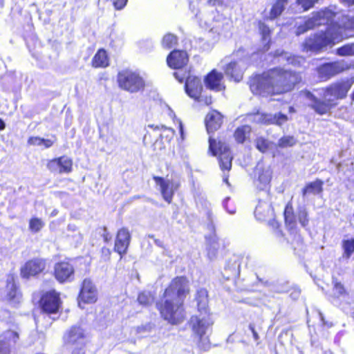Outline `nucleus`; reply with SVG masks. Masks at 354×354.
<instances>
[{
  "label": "nucleus",
  "mask_w": 354,
  "mask_h": 354,
  "mask_svg": "<svg viewBox=\"0 0 354 354\" xmlns=\"http://www.w3.org/2000/svg\"><path fill=\"white\" fill-rule=\"evenodd\" d=\"M301 80L299 72L276 66L255 75L249 86L254 94L274 96L292 92Z\"/></svg>",
  "instance_id": "obj_1"
},
{
  "label": "nucleus",
  "mask_w": 354,
  "mask_h": 354,
  "mask_svg": "<svg viewBox=\"0 0 354 354\" xmlns=\"http://www.w3.org/2000/svg\"><path fill=\"white\" fill-rule=\"evenodd\" d=\"M189 292V281L185 277H178L171 281L159 307L165 320L171 324H178L184 320L183 304Z\"/></svg>",
  "instance_id": "obj_2"
},
{
  "label": "nucleus",
  "mask_w": 354,
  "mask_h": 354,
  "mask_svg": "<svg viewBox=\"0 0 354 354\" xmlns=\"http://www.w3.org/2000/svg\"><path fill=\"white\" fill-rule=\"evenodd\" d=\"M348 38V35L341 32L339 24H333L327 26L325 30L317 32L306 38L303 46L306 50L319 53Z\"/></svg>",
  "instance_id": "obj_3"
},
{
  "label": "nucleus",
  "mask_w": 354,
  "mask_h": 354,
  "mask_svg": "<svg viewBox=\"0 0 354 354\" xmlns=\"http://www.w3.org/2000/svg\"><path fill=\"white\" fill-rule=\"evenodd\" d=\"M336 15L337 12L328 8H324L318 11L313 12L312 17L308 18L303 26L298 27V32L304 33L310 29L322 25H327L329 26L333 24H339L337 21H335Z\"/></svg>",
  "instance_id": "obj_4"
},
{
  "label": "nucleus",
  "mask_w": 354,
  "mask_h": 354,
  "mask_svg": "<svg viewBox=\"0 0 354 354\" xmlns=\"http://www.w3.org/2000/svg\"><path fill=\"white\" fill-rule=\"evenodd\" d=\"M209 151L218 156L220 168L222 171H230L232 167V156L229 146L220 138L209 137Z\"/></svg>",
  "instance_id": "obj_5"
},
{
  "label": "nucleus",
  "mask_w": 354,
  "mask_h": 354,
  "mask_svg": "<svg viewBox=\"0 0 354 354\" xmlns=\"http://www.w3.org/2000/svg\"><path fill=\"white\" fill-rule=\"evenodd\" d=\"M118 86L130 93H137L145 88V82L138 73L129 69L120 71L117 75Z\"/></svg>",
  "instance_id": "obj_6"
},
{
  "label": "nucleus",
  "mask_w": 354,
  "mask_h": 354,
  "mask_svg": "<svg viewBox=\"0 0 354 354\" xmlns=\"http://www.w3.org/2000/svg\"><path fill=\"white\" fill-rule=\"evenodd\" d=\"M347 69L348 66L342 60H336L320 64L317 67L316 71L321 80L327 81Z\"/></svg>",
  "instance_id": "obj_7"
},
{
  "label": "nucleus",
  "mask_w": 354,
  "mask_h": 354,
  "mask_svg": "<svg viewBox=\"0 0 354 354\" xmlns=\"http://www.w3.org/2000/svg\"><path fill=\"white\" fill-rule=\"evenodd\" d=\"M352 83L348 80H342L330 84L323 88L324 96H333L335 100H342L346 97Z\"/></svg>",
  "instance_id": "obj_8"
},
{
  "label": "nucleus",
  "mask_w": 354,
  "mask_h": 354,
  "mask_svg": "<svg viewBox=\"0 0 354 354\" xmlns=\"http://www.w3.org/2000/svg\"><path fill=\"white\" fill-rule=\"evenodd\" d=\"M153 178L156 185L160 187V191L163 199L168 203H171L175 192L179 187V183L156 176Z\"/></svg>",
  "instance_id": "obj_9"
},
{
  "label": "nucleus",
  "mask_w": 354,
  "mask_h": 354,
  "mask_svg": "<svg viewBox=\"0 0 354 354\" xmlns=\"http://www.w3.org/2000/svg\"><path fill=\"white\" fill-rule=\"evenodd\" d=\"M199 315H194L189 320L192 330L199 337L205 334L207 329L213 324L208 313L199 312Z\"/></svg>",
  "instance_id": "obj_10"
},
{
  "label": "nucleus",
  "mask_w": 354,
  "mask_h": 354,
  "mask_svg": "<svg viewBox=\"0 0 354 354\" xmlns=\"http://www.w3.org/2000/svg\"><path fill=\"white\" fill-rule=\"evenodd\" d=\"M64 344L74 349H81L85 344V336L80 327H71L64 336Z\"/></svg>",
  "instance_id": "obj_11"
},
{
  "label": "nucleus",
  "mask_w": 354,
  "mask_h": 354,
  "mask_svg": "<svg viewBox=\"0 0 354 354\" xmlns=\"http://www.w3.org/2000/svg\"><path fill=\"white\" fill-rule=\"evenodd\" d=\"M97 299V291L93 283V282L88 279H85L83 281L81 291L78 297V304L81 306V303L84 304H93L95 303Z\"/></svg>",
  "instance_id": "obj_12"
},
{
  "label": "nucleus",
  "mask_w": 354,
  "mask_h": 354,
  "mask_svg": "<svg viewBox=\"0 0 354 354\" xmlns=\"http://www.w3.org/2000/svg\"><path fill=\"white\" fill-rule=\"evenodd\" d=\"M40 306L46 313H56L60 306L59 294L55 290L46 292L41 298Z\"/></svg>",
  "instance_id": "obj_13"
},
{
  "label": "nucleus",
  "mask_w": 354,
  "mask_h": 354,
  "mask_svg": "<svg viewBox=\"0 0 354 354\" xmlns=\"http://www.w3.org/2000/svg\"><path fill=\"white\" fill-rule=\"evenodd\" d=\"M237 59L232 60L225 67V73L231 79L235 82H239L243 78L242 65L243 63L242 57V52L238 51L236 54Z\"/></svg>",
  "instance_id": "obj_14"
},
{
  "label": "nucleus",
  "mask_w": 354,
  "mask_h": 354,
  "mask_svg": "<svg viewBox=\"0 0 354 354\" xmlns=\"http://www.w3.org/2000/svg\"><path fill=\"white\" fill-rule=\"evenodd\" d=\"M46 268V261L42 259H34L26 263L21 268V273L23 277L35 276L41 272Z\"/></svg>",
  "instance_id": "obj_15"
},
{
  "label": "nucleus",
  "mask_w": 354,
  "mask_h": 354,
  "mask_svg": "<svg viewBox=\"0 0 354 354\" xmlns=\"http://www.w3.org/2000/svg\"><path fill=\"white\" fill-rule=\"evenodd\" d=\"M19 339V334L11 330L3 332L0 335V354H10L11 347Z\"/></svg>",
  "instance_id": "obj_16"
},
{
  "label": "nucleus",
  "mask_w": 354,
  "mask_h": 354,
  "mask_svg": "<svg viewBox=\"0 0 354 354\" xmlns=\"http://www.w3.org/2000/svg\"><path fill=\"white\" fill-rule=\"evenodd\" d=\"M55 277L61 283L71 281L73 277L74 268L68 262H60L55 265Z\"/></svg>",
  "instance_id": "obj_17"
},
{
  "label": "nucleus",
  "mask_w": 354,
  "mask_h": 354,
  "mask_svg": "<svg viewBox=\"0 0 354 354\" xmlns=\"http://www.w3.org/2000/svg\"><path fill=\"white\" fill-rule=\"evenodd\" d=\"M131 235L129 230L124 227L120 229L117 234L115 242V250L120 255L124 254L129 245Z\"/></svg>",
  "instance_id": "obj_18"
},
{
  "label": "nucleus",
  "mask_w": 354,
  "mask_h": 354,
  "mask_svg": "<svg viewBox=\"0 0 354 354\" xmlns=\"http://www.w3.org/2000/svg\"><path fill=\"white\" fill-rule=\"evenodd\" d=\"M167 64L169 67L180 69L188 62L187 54L183 50H173L167 57Z\"/></svg>",
  "instance_id": "obj_19"
},
{
  "label": "nucleus",
  "mask_w": 354,
  "mask_h": 354,
  "mask_svg": "<svg viewBox=\"0 0 354 354\" xmlns=\"http://www.w3.org/2000/svg\"><path fill=\"white\" fill-rule=\"evenodd\" d=\"M223 118V116L221 113L216 110H213L207 114L205 122L209 134L217 131L221 127Z\"/></svg>",
  "instance_id": "obj_20"
},
{
  "label": "nucleus",
  "mask_w": 354,
  "mask_h": 354,
  "mask_svg": "<svg viewBox=\"0 0 354 354\" xmlns=\"http://www.w3.org/2000/svg\"><path fill=\"white\" fill-rule=\"evenodd\" d=\"M6 298L12 305L19 304L21 299V292L18 290L12 276H10L7 279Z\"/></svg>",
  "instance_id": "obj_21"
},
{
  "label": "nucleus",
  "mask_w": 354,
  "mask_h": 354,
  "mask_svg": "<svg viewBox=\"0 0 354 354\" xmlns=\"http://www.w3.org/2000/svg\"><path fill=\"white\" fill-rule=\"evenodd\" d=\"M202 90L203 85L198 77L191 75L187 77L185 91L189 97L194 99H198Z\"/></svg>",
  "instance_id": "obj_22"
},
{
  "label": "nucleus",
  "mask_w": 354,
  "mask_h": 354,
  "mask_svg": "<svg viewBox=\"0 0 354 354\" xmlns=\"http://www.w3.org/2000/svg\"><path fill=\"white\" fill-rule=\"evenodd\" d=\"M337 103L332 99L323 100L317 97L310 105V108L319 115H324L330 111V110L336 106Z\"/></svg>",
  "instance_id": "obj_23"
},
{
  "label": "nucleus",
  "mask_w": 354,
  "mask_h": 354,
  "mask_svg": "<svg viewBox=\"0 0 354 354\" xmlns=\"http://www.w3.org/2000/svg\"><path fill=\"white\" fill-rule=\"evenodd\" d=\"M284 223L288 230L297 229V215L295 213L292 201H289L284 207L283 210Z\"/></svg>",
  "instance_id": "obj_24"
},
{
  "label": "nucleus",
  "mask_w": 354,
  "mask_h": 354,
  "mask_svg": "<svg viewBox=\"0 0 354 354\" xmlns=\"http://www.w3.org/2000/svg\"><path fill=\"white\" fill-rule=\"evenodd\" d=\"M324 181L319 178H316L313 181L306 183L301 191L302 196L322 195L324 192Z\"/></svg>",
  "instance_id": "obj_25"
},
{
  "label": "nucleus",
  "mask_w": 354,
  "mask_h": 354,
  "mask_svg": "<svg viewBox=\"0 0 354 354\" xmlns=\"http://www.w3.org/2000/svg\"><path fill=\"white\" fill-rule=\"evenodd\" d=\"M259 33L261 37V42L266 50L270 48L272 44V35L273 29L269 27L264 21H259L257 23Z\"/></svg>",
  "instance_id": "obj_26"
},
{
  "label": "nucleus",
  "mask_w": 354,
  "mask_h": 354,
  "mask_svg": "<svg viewBox=\"0 0 354 354\" xmlns=\"http://www.w3.org/2000/svg\"><path fill=\"white\" fill-rule=\"evenodd\" d=\"M222 79V73H218L216 70H213L205 77V84L206 86L210 89L221 91L223 88L221 84Z\"/></svg>",
  "instance_id": "obj_27"
},
{
  "label": "nucleus",
  "mask_w": 354,
  "mask_h": 354,
  "mask_svg": "<svg viewBox=\"0 0 354 354\" xmlns=\"http://www.w3.org/2000/svg\"><path fill=\"white\" fill-rule=\"evenodd\" d=\"M92 66L95 68H105L109 66V59L106 52L104 49L99 50L94 55Z\"/></svg>",
  "instance_id": "obj_28"
},
{
  "label": "nucleus",
  "mask_w": 354,
  "mask_h": 354,
  "mask_svg": "<svg viewBox=\"0 0 354 354\" xmlns=\"http://www.w3.org/2000/svg\"><path fill=\"white\" fill-rule=\"evenodd\" d=\"M271 180V174L269 171L260 169L258 171V178L257 179V187L259 190L265 189L270 184Z\"/></svg>",
  "instance_id": "obj_29"
},
{
  "label": "nucleus",
  "mask_w": 354,
  "mask_h": 354,
  "mask_svg": "<svg viewBox=\"0 0 354 354\" xmlns=\"http://www.w3.org/2000/svg\"><path fill=\"white\" fill-rule=\"evenodd\" d=\"M196 300L197 301L198 310L199 312L207 313V292L205 289H200L197 291Z\"/></svg>",
  "instance_id": "obj_30"
},
{
  "label": "nucleus",
  "mask_w": 354,
  "mask_h": 354,
  "mask_svg": "<svg viewBox=\"0 0 354 354\" xmlns=\"http://www.w3.org/2000/svg\"><path fill=\"white\" fill-rule=\"evenodd\" d=\"M243 119L241 117L237 118L232 122V127L234 128V138L236 142L243 143Z\"/></svg>",
  "instance_id": "obj_31"
},
{
  "label": "nucleus",
  "mask_w": 354,
  "mask_h": 354,
  "mask_svg": "<svg viewBox=\"0 0 354 354\" xmlns=\"http://www.w3.org/2000/svg\"><path fill=\"white\" fill-rule=\"evenodd\" d=\"M288 0H276L270 10L269 18L274 19L281 15L285 8V4Z\"/></svg>",
  "instance_id": "obj_32"
},
{
  "label": "nucleus",
  "mask_w": 354,
  "mask_h": 354,
  "mask_svg": "<svg viewBox=\"0 0 354 354\" xmlns=\"http://www.w3.org/2000/svg\"><path fill=\"white\" fill-rule=\"evenodd\" d=\"M337 55L340 57H347L354 55V42L348 43L337 48L335 50Z\"/></svg>",
  "instance_id": "obj_33"
},
{
  "label": "nucleus",
  "mask_w": 354,
  "mask_h": 354,
  "mask_svg": "<svg viewBox=\"0 0 354 354\" xmlns=\"http://www.w3.org/2000/svg\"><path fill=\"white\" fill-rule=\"evenodd\" d=\"M59 166V174L69 173L72 169V160L68 157L62 156L58 158Z\"/></svg>",
  "instance_id": "obj_34"
},
{
  "label": "nucleus",
  "mask_w": 354,
  "mask_h": 354,
  "mask_svg": "<svg viewBox=\"0 0 354 354\" xmlns=\"http://www.w3.org/2000/svg\"><path fill=\"white\" fill-rule=\"evenodd\" d=\"M342 248L344 250V257L350 258L354 252V239L342 241Z\"/></svg>",
  "instance_id": "obj_35"
},
{
  "label": "nucleus",
  "mask_w": 354,
  "mask_h": 354,
  "mask_svg": "<svg viewBox=\"0 0 354 354\" xmlns=\"http://www.w3.org/2000/svg\"><path fill=\"white\" fill-rule=\"evenodd\" d=\"M177 41L178 39L176 35L167 33L163 37L162 44L164 48H171L177 44Z\"/></svg>",
  "instance_id": "obj_36"
},
{
  "label": "nucleus",
  "mask_w": 354,
  "mask_h": 354,
  "mask_svg": "<svg viewBox=\"0 0 354 354\" xmlns=\"http://www.w3.org/2000/svg\"><path fill=\"white\" fill-rule=\"evenodd\" d=\"M339 26L341 28V32L344 35L346 31L354 30V17H345L344 20H343L341 24H339Z\"/></svg>",
  "instance_id": "obj_37"
},
{
  "label": "nucleus",
  "mask_w": 354,
  "mask_h": 354,
  "mask_svg": "<svg viewBox=\"0 0 354 354\" xmlns=\"http://www.w3.org/2000/svg\"><path fill=\"white\" fill-rule=\"evenodd\" d=\"M297 141L293 136H285L281 137L278 141V146L281 148L292 147Z\"/></svg>",
  "instance_id": "obj_38"
},
{
  "label": "nucleus",
  "mask_w": 354,
  "mask_h": 354,
  "mask_svg": "<svg viewBox=\"0 0 354 354\" xmlns=\"http://www.w3.org/2000/svg\"><path fill=\"white\" fill-rule=\"evenodd\" d=\"M44 226V223L39 218H32L29 221V229L32 232H38Z\"/></svg>",
  "instance_id": "obj_39"
},
{
  "label": "nucleus",
  "mask_w": 354,
  "mask_h": 354,
  "mask_svg": "<svg viewBox=\"0 0 354 354\" xmlns=\"http://www.w3.org/2000/svg\"><path fill=\"white\" fill-rule=\"evenodd\" d=\"M218 248V243L217 240L213 239L207 247V257L210 260H213L216 257Z\"/></svg>",
  "instance_id": "obj_40"
},
{
  "label": "nucleus",
  "mask_w": 354,
  "mask_h": 354,
  "mask_svg": "<svg viewBox=\"0 0 354 354\" xmlns=\"http://www.w3.org/2000/svg\"><path fill=\"white\" fill-rule=\"evenodd\" d=\"M138 301L143 306H148L153 301V297L149 292H143L139 294Z\"/></svg>",
  "instance_id": "obj_41"
},
{
  "label": "nucleus",
  "mask_w": 354,
  "mask_h": 354,
  "mask_svg": "<svg viewBox=\"0 0 354 354\" xmlns=\"http://www.w3.org/2000/svg\"><path fill=\"white\" fill-rule=\"evenodd\" d=\"M255 143L257 149L261 153L266 152L270 148V142L264 138H257Z\"/></svg>",
  "instance_id": "obj_42"
},
{
  "label": "nucleus",
  "mask_w": 354,
  "mask_h": 354,
  "mask_svg": "<svg viewBox=\"0 0 354 354\" xmlns=\"http://www.w3.org/2000/svg\"><path fill=\"white\" fill-rule=\"evenodd\" d=\"M288 120V117L287 115L282 113L281 112L275 113L273 115V119L272 121L270 120V123H272V124L281 126L284 123H286Z\"/></svg>",
  "instance_id": "obj_43"
},
{
  "label": "nucleus",
  "mask_w": 354,
  "mask_h": 354,
  "mask_svg": "<svg viewBox=\"0 0 354 354\" xmlns=\"http://www.w3.org/2000/svg\"><path fill=\"white\" fill-rule=\"evenodd\" d=\"M298 221L304 227L308 226L309 223L308 213L306 209H299L297 212Z\"/></svg>",
  "instance_id": "obj_44"
},
{
  "label": "nucleus",
  "mask_w": 354,
  "mask_h": 354,
  "mask_svg": "<svg viewBox=\"0 0 354 354\" xmlns=\"http://www.w3.org/2000/svg\"><path fill=\"white\" fill-rule=\"evenodd\" d=\"M317 0H297V3L303 8L304 10H308L313 8Z\"/></svg>",
  "instance_id": "obj_45"
},
{
  "label": "nucleus",
  "mask_w": 354,
  "mask_h": 354,
  "mask_svg": "<svg viewBox=\"0 0 354 354\" xmlns=\"http://www.w3.org/2000/svg\"><path fill=\"white\" fill-rule=\"evenodd\" d=\"M48 169L54 173L59 174V166L58 158H55L50 160L47 164Z\"/></svg>",
  "instance_id": "obj_46"
},
{
  "label": "nucleus",
  "mask_w": 354,
  "mask_h": 354,
  "mask_svg": "<svg viewBox=\"0 0 354 354\" xmlns=\"http://www.w3.org/2000/svg\"><path fill=\"white\" fill-rule=\"evenodd\" d=\"M334 289L339 296L345 295L347 294L343 284L339 281H335L334 283Z\"/></svg>",
  "instance_id": "obj_47"
},
{
  "label": "nucleus",
  "mask_w": 354,
  "mask_h": 354,
  "mask_svg": "<svg viewBox=\"0 0 354 354\" xmlns=\"http://www.w3.org/2000/svg\"><path fill=\"white\" fill-rule=\"evenodd\" d=\"M273 119V115L268 114V113H263L261 115L260 121L261 123L264 124H272V123H270V120L272 121Z\"/></svg>",
  "instance_id": "obj_48"
},
{
  "label": "nucleus",
  "mask_w": 354,
  "mask_h": 354,
  "mask_svg": "<svg viewBox=\"0 0 354 354\" xmlns=\"http://www.w3.org/2000/svg\"><path fill=\"white\" fill-rule=\"evenodd\" d=\"M43 138L39 137H31L28 139V143L30 145L40 146L42 145Z\"/></svg>",
  "instance_id": "obj_49"
},
{
  "label": "nucleus",
  "mask_w": 354,
  "mask_h": 354,
  "mask_svg": "<svg viewBox=\"0 0 354 354\" xmlns=\"http://www.w3.org/2000/svg\"><path fill=\"white\" fill-rule=\"evenodd\" d=\"M115 9L121 10L127 4L128 0H111Z\"/></svg>",
  "instance_id": "obj_50"
},
{
  "label": "nucleus",
  "mask_w": 354,
  "mask_h": 354,
  "mask_svg": "<svg viewBox=\"0 0 354 354\" xmlns=\"http://www.w3.org/2000/svg\"><path fill=\"white\" fill-rule=\"evenodd\" d=\"M207 4L210 6L215 7L216 9L221 8L223 6L222 0H207Z\"/></svg>",
  "instance_id": "obj_51"
},
{
  "label": "nucleus",
  "mask_w": 354,
  "mask_h": 354,
  "mask_svg": "<svg viewBox=\"0 0 354 354\" xmlns=\"http://www.w3.org/2000/svg\"><path fill=\"white\" fill-rule=\"evenodd\" d=\"M262 213V207L261 205L257 206L255 208L254 214L257 219L259 220H264L266 218L265 215H261Z\"/></svg>",
  "instance_id": "obj_52"
},
{
  "label": "nucleus",
  "mask_w": 354,
  "mask_h": 354,
  "mask_svg": "<svg viewBox=\"0 0 354 354\" xmlns=\"http://www.w3.org/2000/svg\"><path fill=\"white\" fill-rule=\"evenodd\" d=\"M198 101L203 102L205 105H209L212 104V97H203L201 95H199V97L196 99Z\"/></svg>",
  "instance_id": "obj_53"
},
{
  "label": "nucleus",
  "mask_w": 354,
  "mask_h": 354,
  "mask_svg": "<svg viewBox=\"0 0 354 354\" xmlns=\"http://www.w3.org/2000/svg\"><path fill=\"white\" fill-rule=\"evenodd\" d=\"M230 198L229 197H227L226 198H225V200L223 202V205L224 208L227 211V212L229 214H233L236 212L235 208L228 209L227 206V202L230 201Z\"/></svg>",
  "instance_id": "obj_54"
},
{
  "label": "nucleus",
  "mask_w": 354,
  "mask_h": 354,
  "mask_svg": "<svg viewBox=\"0 0 354 354\" xmlns=\"http://www.w3.org/2000/svg\"><path fill=\"white\" fill-rule=\"evenodd\" d=\"M174 75L176 77V79L178 80L180 82H183V80L185 79V73L181 71L174 73Z\"/></svg>",
  "instance_id": "obj_55"
},
{
  "label": "nucleus",
  "mask_w": 354,
  "mask_h": 354,
  "mask_svg": "<svg viewBox=\"0 0 354 354\" xmlns=\"http://www.w3.org/2000/svg\"><path fill=\"white\" fill-rule=\"evenodd\" d=\"M303 93L307 98L312 101V102L317 98L314 94L308 90L303 91Z\"/></svg>",
  "instance_id": "obj_56"
},
{
  "label": "nucleus",
  "mask_w": 354,
  "mask_h": 354,
  "mask_svg": "<svg viewBox=\"0 0 354 354\" xmlns=\"http://www.w3.org/2000/svg\"><path fill=\"white\" fill-rule=\"evenodd\" d=\"M54 141L50 140V139H44L42 141V145L45 146L46 148H49L51 147L53 144Z\"/></svg>",
  "instance_id": "obj_57"
},
{
  "label": "nucleus",
  "mask_w": 354,
  "mask_h": 354,
  "mask_svg": "<svg viewBox=\"0 0 354 354\" xmlns=\"http://www.w3.org/2000/svg\"><path fill=\"white\" fill-rule=\"evenodd\" d=\"M322 325L323 327L329 328H331L333 326V324L332 322L324 320L323 317H322Z\"/></svg>",
  "instance_id": "obj_58"
},
{
  "label": "nucleus",
  "mask_w": 354,
  "mask_h": 354,
  "mask_svg": "<svg viewBox=\"0 0 354 354\" xmlns=\"http://www.w3.org/2000/svg\"><path fill=\"white\" fill-rule=\"evenodd\" d=\"M236 339H238V335L236 334L233 333L229 336V337L227 339V342L228 343H230V342L232 343V342H234L236 340Z\"/></svg>",
  "instance_id": "obj_59"
},
{
  "label": "nucleus",
  "mask_w": 354,
  "mask_h": 354,
  "mask_svg": "<svg viewBox=\"0 0 354 354\" xmlns=\"http://www.w3.org/2000/svg\"><path fill=\"white\" fill-rule=\"evenodd\" d=\"M250 328L251 329L252 332V334H253V337L254 338L255 340H258L259 339V335L258 333L254 330V327L250 326Z\"/></svg>",
  "instance_id": "obj_60"
},
{
  "label": "nucleus",
  "mask_w": 354,
  "mask_h": 354,
  "mask_svg": "<svg viewBox=\"0 0 354 354\" xmlns=\"http://www.w3.org/2000/svg\"><path fill=\"white\" fill-rule=\"evenodd\" d=\"M342 1L348 6H352L354 4V0H342Z\"/></svg>",
  "instance_id": "obj_61"
},
{
  "label": "nucleus",
  "mask_w": 354,
  "mask_h": 354,
  "mask_svg": "<svg viewBox=\"0 0 354 354\" xmlns=\"http://www.w3.org/2000/svg\"><path fill=\"white\" fill-rule=\"evenodd\" d=\"M103 236H104V241H106V242H108V241H110V240H111V236L109 234H104L103 235Z\"/></svg>",
  "instance_id": "obj_62"
},
{
  "label": "nucleus",
  "mask_w": 354,
  "mask_h": 354,
  "mask_svg": "<svg viewBox=\"0 0 354 354\" xmlns=\"http://www.w3.org/2000/svg\"><path fill=\"white\" fill-rule=\"evenodd\" d=\"M5 128V123L3 122V121L0 119V130H2Z\"/></svg>",
  "instance_id": "obj_63"
},
{
  "label": "nucleus",
  "mask_w": 354,
  "mask_h": 354,
  "mask_svg": "<svg viewBox=\"0 0 354 354\" xmlns=\"http://www.w3.org/2000/svg\"><path fill=\"white\" fill-rule=\"evenodd\" d=\"M58 213V211L57 209H54L52 212H51V216H55Z\"/></svg>",
  "instance_id": "obj_64"
}]
</instances>
